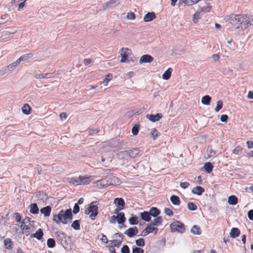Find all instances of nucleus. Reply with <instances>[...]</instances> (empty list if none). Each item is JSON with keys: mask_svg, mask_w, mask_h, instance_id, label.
Returning <instances> with one entry per match:
<instances>
[{"mask_svg": "<svg viewBox=\"0 0 253 253\" xmlns=\"http://www.w3.org/2000/svg\"><path fill=\"white\" fill-rule=\"evenodd\" d=\"M162 117L163 115L161 113H158L156 115L148 114L146 115V118L153 123L159 121Z\"/></svg>", "mask_w": 253, "mask_h": 253, "instance_id": "9d476101", "label": "nucleus"}, {"mask_svg": "<svg viewBox=\"0 0 253 253\" xmlns=\"http://www.w3.org/2000/svg\"><path fill=\"white\" fill-rule=\"evenodd\" d=\"M97 183V185L100 188H106L110 185H113L112 182H109L108 181L104 179L98 181Z\"/></svg>", "mask_w": 253, "mask_h": 253, "instance_id": "2eb2a0df", "label": "nucleus"}, {"mask_svg": "<svg viewBox=\"0 0 253 253\" xmlns=\"http://www.w3.org/2000/svg\"><path fill=\"white\" fill-rule=\"evenodd\" d=\"M248 217L250 220H253V210H251L248 212Z\"/></svg>", "mask_w": 253, "mask_h": 253, "instance_id": "774afa93", "label": "nucleus"}, {"mask_svg": "<svg viewBox=\"0 0 253 253\" xmlns=\"http://www.w3.org/2000/svg\"><path fill=\"white\" fill-rule=\"evenodd\" d=\"M34 226V223L32 222L29 223L28 224H21L20 227L22 230H28L31 229V228Z\"/></svg>", "mask_w": 253, "mask_h": 253, "instance_id": "a18cd8bd", "label": "nucleus"}, {"mask_svg": "<svg viewBox=\"0 0 253 253\" xmlns=\"http://www.w3.org/2000/svg\"><path fill=\"white\" fill-rule=\"evenodd\" d=\"M126 17L128 19L133 20L135 18V15L133 12H130L127 13Z\"/></svg>", "mask_w": 253, "mask_h": 253, "instance_id": "69168bd1", "label": "nucleus"}, {"mask_svg": "<svg viewBox=\"0 0 253 253\" xmlns=\"http://www.w3.org/2000/svg\"><path fill=\"white\" fill-rule=\"evenodd\" d=\"M138 232L137 228L136 226L130 227L127 229L124 233L129 237H132Z\"/></svg>", "mask_w": 253, "mask_h": 253, "instance_id": "9b49d317", "label": "nucleus"}, {"mask_svg": "<svg viewBox=\"0 0 253 253\" xmlns=\"http://www.w3.org/2000/svg\"><path fill=\"white\" fill-rule=\"evenodd\" d=\"M112 75L111 74H107L105 78L103 80V84L105 86H106L108 84V82L112 79Z\"/></svg>", "mask_w": 253, "mask_h": 253, "instance_id": "09e8293b", "label": "nucleus"}, {"mask_svg": "<svg viewBox=\"0 0 253 253\" xmlns=\"http://www.w3.org/2000/svg\"><path fill=\"white\" fill-rule=\"evenodd\" d=\"M207 153L208 158L212 157L216 154V152L213 150L211 145H209L207 148Z\"/></svg>", "mask_w": 253, "mask_h": 253, "instance_id": "79ce46f5", "label": "nucleus"}, {"mask_svg": "<svg viewBox=\"0 0 253 253\" xmlns=\"http://www.w3.org/2000/svg\"><path fill=\"white\" fill-rule=\"evenodd\" d=\"M33 56V54L32 53L25 54L24 55L21 56L19 58H18V59L20 63L21 61H26L29 59V58H32Z\"/></svg>", "mask_w": 253, "mask_h": 253, "instance_id": "58836bf2", "label": "nucleus"}, {"mask_svg": "<svg viewBox=\"0 0 253 253\" xmlns=\"http://www.w3.org/2000/svg\"><path fill=\"white\" fill-rule=\"evenodd\" d=\"M120 0H111L106 2L103 5L104 10L111 8L119 4Z\"/></svg>", "mask_w": 253, "mask_h": 253, "instance_id": "6e6552de", "label": "nucleus"}, {"mask_svg": "<svg viewBox=\"0 0 253 253\" xmlns=\"http://www.w3.org/2000/svg\"><path fill=\"white\" fill-rule=\"evenodd\" d=\"M200 11H197L193 15V22L196 23L198 22V20L200 18Z\"/></svg>", "mask_w": 253, "mask_h": 253, "instance_id": "6e6d98bb", "label": "nucleus"}, {"mask_svg": "<svg viewBox=\"0 0 253 253\" xmlns=\"http://www.w3.org/2000/svg\"><path fill=\"white\" fill-rule=\"evenodd\" d=\"M114 203L117 205L118 207H121L124 209L125 203L123 199L121 198H117L114 200Z\"/></svg>", "mask_w": 253, "mask_h": 253, "instance_id": "c756f323", "label": "nucleus"}, {"mask_svg": "<svg viewBox=\"0 0 253 253\" xmlns=\"http://www.w3.org/2000/svg\"><path fill=\"white\" fill-rule=\"evenodd\" d=\"M171 203L175 206H178L180 204L179 198L176 195H172L170 198Z\"/></svg>", "mask_w": 253, "mask_h": 253, "instance_id": "7c9ffc66", "label": "nucleus"}, {"mask_svg": "<svg viewBox=\"0 0 253 253\" xmlns=\"http://www.w3.org/2000/svg\"><path fill=\"white\" fill-rule=\"evenodd\" d=\"M211 7L210 5L206 4L205 5L200 6L198 10L200 12H204V13L209 12L210 11Z\"/></svg>", "mask_w": 253, "mask_h": 253, "instance_id": "ea45409f", "label": "nucleus"}, {"mask_svg": "<svg viewBox=\"0 0 253 253\" xmlns=\"http://www.w3.org/2000/svg\"><path fill=\"white\" fill-rule=\"evenodd\" d=\"M98 202H92L89 205L88 207L84 211V213L86 215L89 214V218L91 220H94L95 217L98 214Z\"/></svg>", "mask_w": 253, "mask_h": 253, "instance_id": "f03ea898", "label": "nucleus"}, {"mask_svg": "<svg viewBox=\"0 0 253 253\" xmlns=\"http://www.w3.org/2000/svg\"><path fill=\"white\" fill-rule=\"evenodd\" d=\"M228 203L230 205H236L238 203V198L235 195L230 196L228 199Z\"/></svg>", "mask_w": 253, "mask_h": 253, "instance_id": "393cba45", "label": "nucleus"}, {"mask_svg": "<svg viewBox=\"0 0 253 253\" xmlns=\"http://www.w3.org/2000/svg\"><path fill=\"white\" fill-rule=\"evenodd\" d=\"M132 253H144V250L140 248L133 247L132 249Z\"/></svg>", "mask_w": 253, "mask_h": 253, "instance_id": "5fc2aeb1", "label": "nucleus"}, {"mask_svg": "<svg viewBox=\"0 0 253 253\" xmlns=\"http://www.w3.org/2000/svg\"><path fill=\"white\" fill-rule=\"evenodd\" d=\"M91 177L90 176H80L82 184H88L92 180Z\"/></svg>", "mask_w": 253, "mask_h": 253, "instance_id": "cd10ccee", "label": "nucleus"}, {"mask_svg": "<svg viewBox=\"0 0 253 253\" xmlns=\"http://www.w3.org/2000/svg\"><path fill=\"white\" fill-rule=\"evenodd\" d=\"M36 197L40 200L44 201L46 200L47 196L46 193L43 191H39L36 193Z\"/></svg>", "mask_w": 253, "mask_h": 253, "instance_id": "c85d7f7f", "label": "nucleus"}, {"mask_svg": "<svg viewBox=\"0 0 253 253\" xmlns=\"http://www.w3.org/2000/svg\"><path fill=\"white\" fill-rule=\"evenodd\" d=\"M80 211V207L78 204H75L73 207V213L75 214L78 213Z\"/></svg>", "mask_w": 253, "mask_h": 253, "instance_id": "680f3d73", "label": "nucleus"}, {"mask_svg": "<svg viewBox=\"0 0 253 253\" xmlns=\"http://www.w3.org/2000/svg\"><path fill=\"white\" fill-rule=\"evenodd\" d=\"M123 237L121 238V239H116L110 241L112 244H113V246H110L111 248H114V247H119L121 244H122L123 241Z\"/></svg>", "mask_w": 253, "mask_h": 253, "instance_id": "e433bc0d", "label": "nucleus"}, {"mask_svg": "<svg viewBox=\"0 0 253 253\" xmlns=\"http://www.w3.org/2000/svg\"><path fill=\"white\" fill-rule=\"evenodd\" d=\"M30 222H32V223H34V221H31L30 220V218H29V217H27V216H26L22 220V224H27V223H30Z\"/></svg>", "mask_w": 253, "mask_h": 253, "instance_id": "e2e57ef3", "label": "nucleus"}, {"mask_svg": "<svg viewBox=\"0 0 253 253\" xmlns=\"http://www.w3.org/2000/svg\"><path fill=\"white\" fill-rule=\"evenodd\" d=\"M156 18V15L154 12H148L145 15L143 18V20L146 22H148L152 21Z\"/></svg>", "mask_w": 253, "mask_h": 253, "instance_id": "4468645a", "label": "nucleus"}, {"mask_svg": "<svg viewBox=\"0 0 253 253\" xmlns=\"http://www.w3.org/2000/svg\"><path fill=\"white\" fill-rule=\"evenodd\" d=\"M158 132L156 128H153L151 131V136L154 139H156V138L159 136Z\"/></svg>", "mask_w": 253, "mask_h": 253, "instance_id": "bf43d9fd", "label": "nucleus"}, {"mask_svg": "<svg viewBox=\"0 0 253 253\" xmlns=\"http://www.w3.org/2000/svg\"><path fill=\"white\" fill-rule=\"evenodd\" d=\"M30 212L34 214H37L39 212V208L36 203L32 204L30 206Z\"/></svg>", "mask_w": 253, "mask_h": 253, "instance_id": "bb28decb", "label": "nucleus"}, {"mask_svg": "<svg viewBox=\"0 0 253 253\" xmlns=\"http://www.w3.org/2000/svg\"><path fill=\"white\" fill-rule=\"evenodd\" d=\"M187 208L189 210L192 211H196L197 209V207L196 204L193 202H189L187 204Z\"/></svg>", "mask_w": 253, "mask_h": 253, "instance_id": "3c124183", "label": "nucleus"}, {"mask_svg": "<svg viewBox=\"0 0 253 253\" xmlns=\"http://www.w3.org/2000/svg\"><path fill=\"white\" fill-rule=\"evenodd\" d=\"M31 108L27 104H25L22 107V111L23 114L25 115H29L31 113Z\"/></svg>", "mask_w": 253, "mask_h": 253, "instance_id": "f704fd0d", "label": "nucleus"}, {"mask_svg": "<svg viewBox=\"0 0 253 253\" xmlns=\"http://www.w3.org/2000/svg\"><path fill=\"white\" fill-rule=\"evenodd\" d=\"M204 191L205 189L203 187L200 186H197L192 189V193L194 194L200 196L204 192Z\"/></svg>", "mask_w": 253, "mask_h": 253, "instance_id": "f3484780", "label": "nucleus"}, {"mask_svg": "<svg viewBox=\"0 0 253 253\" xmlns=\"http://www.w3.org/2000/svg\"><path fill=\"white\" fill-rule=\"evenodd\" d=\"M8 71H10V69H9L8 66H6L2 68L0 70V75H3L7 73Z\"/></svg>", "mask_w": 253, "mask_h": 253, "instance_id": "13d9d810", "label": "nucleus"}, {"mask_svg": "<svg viewBox=\"0 0 253 253\" xmlns=\"http://www.w3.org/2000/svg\"><path fill=\"white\" fill-rule=\"evenodd\" d=\"M190 232L194 234L200 235L202 233L201 228L198 225H194L190 230Z\"/></svg>", "mask_w": 253, "mask_h": 253, "instance_id": "b1692460", "label": "nucleus"}, {"mask_svg": "<svg viewBox=\"0 0 253 253\" xmlns=\"http://www.w3.org/2000/svg\"><path fill=\"white\" fill-rule=\"evenodd\" d=\"M117 217V222L118 224H123L126 221V217L124 212H120L116 216Z\"/></svg>", "mask_w": 253, "mask_h": 253, "instance_id": "5701e85b", "label": "nucleus"}, {"mask_svg": "<svg viewBox=\"0 0 253 253\" xmlns=\"http://www.w3.org/2000/svg\"><path fill=\"white\" fill-rule=\"evenodd\" d=\"M199 1V0H179L178 4L179 5L184 4V6L191 5L198 3Z\"/></svg>", "mask_w": 253, "mask_h": 253, "instance_id": "ddd939ff", "label": "nucleus"}, {"mask_svg": "<svg viewBox=\"0 0 253 253\" xmlns=\"http://www.w3.org/2000/svg\"><path fill=\"white\" fill-rule=\"evenodd\" d=\"M20 63L19 62V61L18 60V59H17L15 61H14V62H13L12 63L10 64V65H8L9 69H10V71H12L14 70V69Z\"/></svg>", "mask_w": 253, "mask_h": 253, "instance_id": "8fccbe9b", "label": "nucleus"}, {"mask_svg": "<svg viewBox=\"0 0 253 253\" xmlns=\"http://www.w3.org/2000/svg\"><path fill=\"white\" fill-rule=\"evenodd\" d=\"M242 152V149L240 147H236V148L233 150V153L235 154L239 155Z\"/></svg>", "mask_w": 253, "mask_h": 253, "instance_id": "338daca9", "label": "nucleus"}, {"mask_svg": "<svg viewBox=\"0 0 253 253\" xmlns=\"http://www.w3.org/2000/svg\"><path fill=\"white\" fill-rule=\"evenodd\" d=\"M151 216L156 217L160 214V211L156 207H152L149 211Z\"/></svg>", "mask_w": 253, "mask_h": 253, "instance_id": "a878e982", "label": "nucleus"}, {"mask_svg": "<svg viewBox=\"0 0 253 253\" xmlns=\"http://www.w3.org/2000/svg\"><path fill=\"white\" fill-rule=\"evenodd\" d=\"M172 71V69L171 68H169L163 74L162 78L165 80H169Z\"/></svg>", "mask_w": 253, "mask_h": 253, "instance_id": "473e14b6", "label": "nucleus"}, {"mask_svg": "<svg viewBox=\"0 0 253 253\" xmlns=\"http://www.w3.org/2000/svg\"><path fill=\"white\" fill-rule=\"evenodd\" d=\"M150 224L147 226V227L142 231L141 236H145L148 234L155 231L154 234H156L158 231V228L154 227H152Z\"/></svg>", "mask_w": 253, "mask_h": 253, "instance_id": "423d86ee", "label": "nucleus"}, {"mask_svg": "<svg viewBox=\"0 0 253 253\" xmlns=\"http://www.w3.org/2000/svg\"><path fill=\"white\" fill-rule=\"evenodd\" d=\"M211 100V97L208 95L204 96L201 99V102L203 105H209Z\"/></svg>", "mask_w": 253, "mask_h": 253, "instance_id": "2f4dec72", "label": "nucleus"}, {"mask_svg": "<svg viewBox=\"0 0 253 253\" xmlns=\"http://www.w3.org/2000/svg\"><path fill=\"white\" fill-rule=\"evenodd\" d=\"M71 182H72L74 185H76L82 184L80 176H79V177L72 178L71 179Z\"/></svg>", "mask_w": 253, "mask_h": 253, "instance_id": "de8ad7c7", "label": "nucleus"}, {"mask_svg": "<svg viewBox=\"0 0 253 253\" xmlns=\"http://www.w3.org/2000/svg\"><path fill=\"white\" fill-rule=\"evenodd\" d=\"M116 158L122 161L123 162H128L129 160L128 156V152L127 150L120 151L116 154Z\"/></svg>", "mask_w": 253, "mask_h": 253, "instance_id": "39448f33", "label": "nucleus"}, {"mask_svg": "<svg viewBox=\"0 0 253 253\" xmlns=\"http://www.w3.org/2000/svg\"><path fill=\"white\" fill-rule=\"evenodd\" d=\"M52 73L36 74L34 77L36 79H48L52 78Z\"/></svg>", "mask_w": 253, "mask_h": 253, "instance_id": "4be33fe9", "label": "nucleus"}, {"mask_svg": "<svg viewBox=\"0 0 253 253\" xmlns=\"http://www.w3.org/2000/svg\"><path fill=\"white\" fill-rule=\"evenodd\" d=\"M240 14H231L229 17V20L231 24L235 26L238 29V22L240 21Z\"/></svg>", "mask_w": 253, "mask_h": 253, "instance_id": "0eeeda50", "label": "nucleus"}, {"mask_svg": "<svg viewBox=\"0 0 253 253\" xmlns=\"http://www.w3.org/2000/svg\"><path fill=\"white\" fill-rule=\"evenodd\" d=\"M139 126L138 125H135L132 128L131 132L133 135H136L139 132Z\"/></svg>", "mask_w": 253, "mask_h": 253, "instance_id": "603ef678", "label": "nucleus"}, {"mask_svg": "<svg viewBox=\"0 0 253 253\" xmlns=\"http://www.w3.org/2000/svg\"><path fill=\"white\" fill-rule=\"evenodd\" d=\"M128 222L130 225H136L138 223V217L136 215L132 216L128 219Z\"/></svg>", "mask_w": 253, "mask_h": 253, "instance_id": "37998d69", "label": "nucleus"}, {"mask_svg": "<svg viewBox=\"0 0 253 253\" xmlns=\"http://www.w3.org/2000/svg\"><path fill=\"white\" fill-rule=\"evenodd\" d=\"M151 214L149 211H144L140 213L141 218L145 221L149 222L151 220Z\"/></svg>", "mask_w": 253, "mask_h": 253, "instance_id": "6ab92c4d", "label": "nucleus"}, {"mask_svg": "<svg viewBox=\"0 0 253 253\" xmlns=\"http://www.w3.org/2000/svg\"><path fill=\"white\" fill-rule=\"evenodd\" d=\"M47 246L49 248H53L55 246V242L52 238H49L47 240Z\"/></svg>", "mask_w": 253, "mask_h": 253, "instance_id": "c03bdc74", "label": "nucleus"}, {"mask_svg": "<svg viewBox=\"0 0 253 253\" xmlns=\"http://www.w3.org/2000/svg\"><path fill=\"white\" fill-rule=\"evenodd\" d=\"M204 168L207 173H210L211 172L213 169V166L210 162H207L205 164Z\"/></svg>", "mask_w": 253, "mask_h": 253, "instance_id": "4c0bfd02", "label": "nucleus"}, {"mask_svg": "<svg viewBox=\"0 0 253 253\" xmlns=\"http://www.w3.org/2000/svg\"><path fill=\"white\" fill-rule=\"evenodd\" d=\"M223 106V102L221 100H218L217 102L216 107L215 108L214 110L216 112H218L221 110Z\"/></svg>", "mask_w": 253, "mask_h": 253, "instance_id": "864d4df0", "label": "nucleus"}, {"mask_svg": "<svg viewBox=\"0 0 253 253\" xmlns=\"http://www.w3.org/2000/svg\"><path fill=\"white\" fill-rule=\"evenodd\" d=\"M169 228L172 232L177 231L181 234L183 233L185 231V226L183 223L178 220H176L170 224Z\"/></svg>", "mask_w": 253, "mask_h": 253, "instance_id": "7ed1b4c3", "label": "nucleus"}, {"mask_svg": "<svg viewBox=\"0 0 253 253\" xmlns=\"http://www.w3.org/2000/svg\"><path fill=\"white\" fill-rule=\"evenodd\" d=\"M3 242L6 249L8 250H11L12 249V241L10 238L5 239Z\"/></svg>", "mask_w": 253, "mask_h": 253, "instance_id": "c9c22d12", "label": "nucleus"}, {"mask_svg": "<svg viewBox=\"0 0 253 253\" xmlns=\"http://www.w3.org/2000/svg\"><path fill=\"white\" fill-rule=\"evenodd\" d=\"M128 152V156L129 160L131 159H134L138 155L140 150L138 148H133L130 150H127Z\"/></svg>", "mask_w": 253, "mask_h": 253, "instance_id": "1a4fd4ad", "label": "nucleus"}, {"mask_svg": "<svg viewBox=\"0 0 253 253\" xmlns=\"http://www.w3.org/2000/svg\"><path fill=\"white\" fill-rule=\"evenodd\" d=\"M153 57L149 54L142 55L139 59V63H151L153 61Z\"/></svg>", "mask_w": 253, "mask_h": 253, "instance_id": "f8f14e48", "label": "nucleus"}, {"mask_svg": "<svg viewBox=\"0 0 253 253\" xmlns=\"http://www.w3.org/2000/svg\"><path fill=\"white\" fill-rule=\"evenodd\" d=\"M43 235L42 230L41 228H39L35 233L31 235V237L36 238L39 240H41L42 238Z\"/></svg>", "mask_w": 253, "mask_h": 253, "instance_id": "aec40b11", "label": "nucleus"}, {"mask_svg": "<svg viewBox=\"0 0 253 253\" xmlns=\"http://www.w3.org/2000/svg\"><path fill=\"white\" fill-rule=\"evenodd\" d=\"M164 212L166 214L169 216H171L173 215V212L169 208H165Z\"/></svg>", "mask_w": 253, "mask_h": 253, "instance_id": "4d7b16f0", "label": "nucleus"}, {"mask_svg": "<svg viewBox=\"0 0 253 253\" xmlns=\"http://www.w3.org/2000/svg\"><path fill=\"white\" fill-rule=\"evenodd\" d=\"M163 219L161 216H158L154 221L150 222V224L152 226H159L162 224Z\"/></svg>", "mask_w": 253, "mask_h": 253, "instance_id": "72a5a7b5", "label": "nucleus"}, {"mask_svg": "<svg viewBox=\"0 0 253 253\" xmlns=\"http://www.w3.org/2000/svg\"><path fill=\"white\" fill-rule=\"evenodd\" d=\"M240 231L239 228L237 227H233L229 233L230 236L232 238H235L240 235Z\"/></svg>", "mask_w": 253, "mask_h": 253, "instance_id": "a211bd4d", "label": "nucleus"}, {"mask_svg": "<svg viewBox=\"0 0 253 253\" xmlns=\"http://www.w3.org/2000/svg\"><path fill=\"white\" fill-rule=\"evenodd\" d=\"M122 253H130V250L127 245H124L121 249Z\"/></svg>", "mask_w": 253, "mask_h": 253, "instance_id": "052dcab7", "label": "nucleus"}, {"mask_svg": "<svg viewBox=\"0 0 253 253\" xmlns=\"http://www.w3.org/2000/svg\"><path fill=\"white\" fill-rule=\"evenodd\" d=\"M228 119V117L227 115H222L220 117V120L221 122L225 123L227 122Z\"/></svg>", "mask_w": 253, "mask_h": 253, "instance_id": "0e129e2a", "label": "nucleus"}, {"mask_svg": "<svg viewBox=\"0 0 253 253\" xmlns=\"http://www.w3.org/2000/svg\"><path fill=\"white\" fill-rule=\"evenodd\" d=\"M71 227L76 230H78L80 229V220H74L71 224Z\"/></svg>", "mask_w": 253, "mask_h": 253, "instance_id": "a19ab883", "label": "nucleus"}, {"mask_svg": "<svg viewBox=\"0 0 253 253\" xmlns=\"http://www.w3.org/2000/svg\"><path fill=\"white\" fill-rule=\"evenodd\" d=\"M240 21H239L238 24V29L241 28L242 30H245L248 27V24L249 23L248 21V15L240 14Z\"/></svg>", "mask_w": 253, "mask_h": 253, "instance_id": "20e7f679", "label": "nucleus"}, {"mask_svg": "<svg viewBox=\"0 0 253 253\" xmlns=\"http://www.w3.org/2000/svg\"><path fill=\"white\" fill-rule=\"evenodd\" d=\"M135 244L139 247H143L145 246V241L143 238H139L135 240Z\"/></svg>", "mask_w": 253, "mask_h": 253, "instance_id": "49530a36", "label": "nucleus"}, {"mask_svg": "<svg viewBox=\"0 0 253 253\" xmlns=\"http://www.w3.org/2000/svg\"><path fill=\"white\" fill-rule=\"evenodd\" d=\"M56 239L61 244L66 242V235L63 232H57L55 233Z\"/></svg>", "mask_w": 253, "mask_h": 253, "instance_id": "dca6fc26", "label": "nucleus"}, {"mask_svg": "<svg viewBox=\"0 0 253 253\" xmlns=\"http://www.w3.org/2000/svg\"><path fill=\"white\" fill-rule=\"evenodd\" d=\"M73 219V214L71 209H67L66 211L61 210L57 214L53 215V220L57 224L62 223L66 224L71 222Z\"/></svg>", "mask_w": 253, "mask_h": 253, "instance_id": "f257e3e1", "label": "nucleus"}, {"mask_svg": "<svg viewBox=\"0 0 253 253\" xmlns=\"http://www.w3.org/2000/svg\"><path fill=\"white\" fill-rule=\"evenodd\" d=\"M51 210V207L48 206L42 208L41 209L40 211L41 213L43 214L44 215V216L47 217L50 215Z\"/></svg>", "mask_w": 253, "mask_h": 253, "instance_id": "412c9836", "label": "nucleus"}]
</instances>
